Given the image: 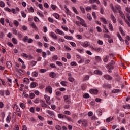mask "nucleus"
Instances as JSON below:
<instances>
[{
  "label": "nucleus",
  "instance_id": "bb28decb",
  "mask_svg": "<svg viewBox=\"0 0 130 130\" xmlns=\"http://www.w3.org/2000/svg\"><path fill=\"white\" fill-rule=\"evenodd\" d=\"M11 116L10 115L7 116V118H6V121L7 122H11Z\"/></svg>",
  "mask_w": 130,
  "mask_h": 130
},
{
  "label": "nucleus",
  "instance_id": "9d476101",
  "mask_svg": "<svg viewBox=\"0 0 130 130\" xmlns=\"http://www.w3.org/2000/svg\"><path fill=\"white\" fill-rule=\"evenodd\" d=\"M104 78L106 79V80H108V81H111L112 80V77L109 75H104Z\"/></svg>",
  "mask_w": 130,
  "mask_h": 130
},
{
  "label": "nucleus",
  "instance_id": "cd10ccee",
  "mask_svg": "<svg viewBox=\"0 0 130 130\" xmlns=\"http://www.w3.org/2000/svg\"><path fill=\"white\" fill-rule=\"evenodd\" d=\"M80 11H81V12L82 13V14L85 13V8H84V7H83V6H80Z\"/></svg>",
  "mask_w": 130,
  "mask_h": 130
},
{
  "label": "nucleus",
  "instance_id": "423d86ee",
  "mask_svg": "<svg viewBox=\"0 0 130 130\" xmlns=\"http://www.w3.org/2000/svg\"><path fill=\"white\" fill-rule=\"evenodd\" d=\"M46 91L48 92L50 94H52V87L51 86H48L46 88Z\"/></svg>",
  "mask_w": 130,
  "mask_h": 130
},
{
  "label": "nucleus",
  "instance_id": "f704fd0d",
  "mask_svg": "<svg viewBox=\"0 0 130 130\" xmlns=\"http://www.w3.org/2000/svg\"><path fill=\"white\" fill-rule=\"evenodd\" d=\"M109 29H110L111 31H113V26L111 23H109Z\"/></svg>",
  "mask_w": 130,
  "mask_h": 130
},
{
  "label": "nucleus",
  "instance_id": "13d9d810",
  "mask_svg": "<svg viewBox=\"0 0 130 130\" xmlns=\"http://www.w3.org/2000/svg\"><path fill=\"white\" fill-rule=\"evenodd\" d=\"M63 113L64 114H67V115H71V112L70 111H65Z\"/></svg>",
  "mask_w": 130,
  "mask_h": 130
},
{
  "label": "nucleus",
  "instance_id": "680f3d73",
  "mask_svg": "<svg viewBox=\"0 0 130 130\" xmlns=\"http://www.w3.org/2000/svg\"><path fill=\"white\" fill-rule=\"evenodd\" d=\"M53 59H54V60H57V59H58V57H57V55H54L53 57H52Z\"/></svg>",
  "mask_w": 130,
  "mask_h": 130
},
{
  "label": "nucleus",
  "instance_id": "39448f33",
  "mask_svg": "<svg viewBox=\"0 0 130 130\" xmlns=\"http://www.w3.org/2000/svg\"><path fill=\"white\" fill-rule=\"evenodd\" d=\"M47 113L50 115L51 118H54V117H55V116L54 115V113H53V112H52L50 110H48Z\"/></svg>",
  "mask_w": 130,
  "mask_h": 130
},
{
  "label": "nucleus",
  "instance_id": "b1692460",
  "mask_svg": "<svg viewBox=\"0 0 130 130\" xmlns=\"http://www.w3.org/2000/svg\"><path fill=\"white\" fill-rule=\"evenodd\" d=\"M12 42L14 44H18V40L15 38H12Z\"/></svg>",
  "mask_w": 130,
  "mask_h": 130
},
{
  "label": "nucleus",
  "instance_id": "f3484780",
  "mask_svg": "<svg viewBox=\"0 0 130 130\" xmlns=\"http://www.w3.org/2000/svg\"><path fill=\"white\" fill-rule=\"evenodd\" d=\"M30 25L31 26L32 28H34V29H35V30H38V28L37 27L35 23H34V22H31Z\"/></svg>",
  "mask_w": 130,
  "mask_h": 130
},
{
  "label": "nucleus",
  "instance_id": "0eeeda50",
  "mask_svg": "<svg viewBox=\"0 0 130 130\" xmlns=\"http://www.w3.org/2000/svg\"><path fill=\"white\" fill-rule=\"evenodd\" d=\"M91 94H94V95H97L98 94V89H93L90 90L89 91Z\"/></svg>",
  "mask_w": 130,
  "mask_h": 130
},
{
  "label": "nucleus",
  "instance_id": "f8f14e48",
  "mask_svg": "<svg viewBox=\"0 0 130 130\" xmlns=\"http://www.w3.org/2000/svg\"><path fill=\"white\" fill-rule=\"evenodd\" d=\"M89 4H94V3H96L98 5H100V1L99 0H89Z\"/></svg>",
  "mask_w": 130,
  "mask_h": 130
},
{
  "label": "nucleus",
  "instance_id": "69168bd1",
  "mask_svg": "<svg viewBox=\"0 0 130 130\" xmlns=\"http://www.w3.org/2000/svg\"><path fill=\"white\" fill-rule=\"evenodd\" d=\"M98 113L99 115H102V110H98Z\"/></svg>",
  "mask_w": 130,
  "mask_h": 130
},
{
  "label": "nucleus",
  "instance_id": "f03ea898",
  "mask_svg": "<svg viewBox=\"0 0 130 130\" xmlns=\"http://www.w3.org/2000/svg\"><path fill=\"white\" fill-rule=\"evenodd\" d=\"M76 18L77 20L80 21V25L81 26H83V27H87V23H86V21H85V20L83 19L82 18L80 17L79 16H76Z\"/></svg>",
  "mask_w": 130,
  "mask_h": 130
},
{
  "label": "nucleus",
  "instance_id": "052dcab7",
  "mask_svg": "<svg viewBox=\"0 0 130 130\" xmlns=\"http://www.w3.org/2000/svg\"><path fill=\"white\" fill-rule=\"evenodd\" d=\"M21 14L23 18H26L27 14H26V13H25V12L24 11L21 12Z\"/></svg>",
  "mask_w": 130,
  "mask_h": 130
},
{
  "label": "nucleus",
  "instance_id": "5701e85b",
  "mask_svg": "<svg viewBox=\"0 0 130 130\" xmlns=\"http://www.w3.org/2000/svg\"><path fill=\"white\" fill-rule=\"evenodd\" d=\"M87 18L89 21H92V16L91 14H90V13H88L87 14Z\"/></svg>",
  "mask_w": 130,
  "mask_h": 130
},
{
  "label": "nucleus",
  "instance_id": "a878e982",
  "mask_svg": "<svg viewBox=\"0 0 130 130\" xmlns=\"http://www.w3.org/2000/svg\"><path fill=\"white\" fill-rule=\"evenodd\" d=\"M72 10L74 12V13H75V14H76L77 15H79V12H78V10H77V9H76L75 7H72Z\"/></svg>",
  "mask_w": 130,
  "mask_h": 130
},
{
  "label": "nucleus",
  "instance_id": "4468645a",
  "mask_svg": "<svg viewBox=\"0 0 130 130\" xmlns=\"http://www.w3.org/2000/svg\"><path fill=\"white\" fill-rule=\"evenodd\" d=\"M92 50H95L96 52H99L101 50V48H93V46H91Z\"/></svg>",
  "mask_w": 130,
  "mask_h": 130
},
{
  "label": "nucleus",
  "instance_id": "5fc2aeb1",
  "mask_svg": "<svg viewBox=\"0 0 130 130\" xmlns=\"http://www.w3.org/2000/svg\"><path fill=\"white\" fill-rule=\"evenodd\" d=\"M50 67H51V68H52V69H55L56 68V66L54 63L50 64Z\"/></svg>",
  "mask_w": 130,
  "mask_h": 130
},
{
  "label": "nucleus",
  "instance_id": "58836bf2",
  "mask_svg": "<svg viewBox=\"0 0 130 130\" xmlns=\"http://www.w3.org/2000/svg\"><path fill=\"white\" fill-rule=\"evenodd\" d=\"M41 106H42V107H45V108H47V105H46V104H45V103H43L41 104Z\"/></svg>",
  "mask_w": 130,
  "mask_h": 130
},
{
  "label": "nucleus",
  "instance_id": "e2e57ef3",
  "mask_svg": "<svg viewBox=\"0 0 130 130\" xmlns=\"http://www.w3.org/2000/svg\"><path fill=\"white\" fill-rule=\"evenodd\" d=\"M117 36L119 40H120V41H123V39H122V37H121V36H120V34H118Z\"/></svg>",
  "mask_w": 130,
  "mask_h": 130
},
{
  "label": "nucleus",
  "instance_id": "0e129e2a",
  "mask_svg": "<svg viewBox=\"0 0 130 130\" xmlns=\"http://www.w3.org/2000/svg\"><path fill=\"white\" fill-rule=\"evenodd\" d=\"M7 44L8 46H10V47H14V45L11 42H8Z\"/></svg>",
  "mask_w": 130,
  "mask_h": 130
},
{
  "label": "nucleus",
  "instance_id": "dca6fc26",
  "mask_svg": "<svg viewBox=\"0 0 130 130\" xmlns=\"http://www.w3.org/2000/svg\"><path fill=\"white\" fill-rule=\"evenodd\" d=\"M83 47H88L89 46V43L88 41H85L81 44Z\"/></svg>",
  "mask_w": 130,
  "mask_h": 130
},
{
  "label": "nucleus",
  "instance_id": "72a5a7b5",
  "mask_svg": "<svg viewBox=\"0 0 130 130\" xmlns=\"http://www.w3.org/2000/svg\"><path fill=\"white\" fill-rule=\"evenodd\" d=\"M0 23L2 25H5V19H4V18L0 19Z\"/></svg>",
  "mask_w": 130,
  "mask_h": 130
},
{
  "label": "nucleus",
  "instance_id": "2f4dec72",
  "mask_svg": "<svg viewBox=\"0 0 130 130\" xmlns=\"http://www.w3.org/2000/svg\"><path fill=\"white\" fill-rule=\"evenodd\" d=\"M29 40V37L28 36H25L23 39V41L24 42H27L28 40Z\"/></svg>",
  "mask_w": 130,
  "mask_h": 130
},
{
  "label": "nucleus",
  "instance_id": "37998d69",
  "mask_svg": "<svg viewBox=\"0 0 130 130\" xmlns=\"http://www.w3.org/2000/svg\"><path fill=\"white\" fill-rule=\"evenodd\" d=\"M14 25L16 26V27H18L19 26V22L17 20H14L13 22Z\"/></svg>",
  "mask_w": 130,
  "mask_h": 130
},
{
  "label": "nucleus",
  "instance_id": "9b49d317",
  "mask_svg": "<svg viewBox=\"0 0 130 130\" xmlns=\"http://www.w3.org/2000/svg\"><path fill=\"white\" fill-rule=\"evenodd\" d=\"M111 20H112L113 23H114V24H116L117 21H116V18H115V17L114 16V15L113 14H111Z\"/></svg>",
  "mask_w": 130,
  "mask_h": 130
},
{
  "label": "nucleus",
  "instance_id": "4d7b16f0",
  "mask_svg": "<svg viewBox=\"0 0 130 130\" xmlns=\"http://www.w3.org/2000/svg\"><path fill=\"white\" fill-rule=\"evenodd\" d=\"M13 33L14 35H18V31H17V29H16L13 30Z\"/></svg>",
  "mask_w": 130,
  "mask_h": 130
},
{
  "label": "nucleus",
  "instance_id": "4be33fe9",
  "mask_svg": "<svg viewBox=\"0 0 130 130\" xmlns=\"http://www.w3.org/2000/svg\"><path fill=\"white\" fill-rule=\"evenodd\" d=\"M94 73L96 75H102V72L100 71V70H95Z\"/></svg>",
  "mask_w": 130,
  "mask_h": 130
},
{
  "label": "nucleus",
  "instance_id": "473e14b6",
  "mask_svg": "<svg viewBox=\"0 0 130 130\" xmlns=\"http://www.w3.org/2000/svg\"><path fill=\"white\" fill-rule=\"evenodd\" d=\"M58 117L59 118H64V117H66V115H63L61 114H58Z\"/></svg>",
  "mask_w": 130,
  "mask_h": 130
},
{
  "label": "nucleus",
  "instance_id": "c03bdc74",
  "mask_svg": "<svg viewBox=\"0 0 130 130\" xmlns=\"http://www.w3.org/2000/svg\"><path fill=\"white\" fill-rule=\"evenodd\" d=\"M92 7L93 10H98V6H97V5H96L93 4L92 5Z\"/></svg>",
  "mask_w": 130,
  "mask_h": 130
},
{
  "label": "nucleus",
  "instance_id": "aec40b11",
  "mask_svg": "<svg viewBox=\"0 0 130 130\" xmlns=\"http://www.w3.org/2000/svg\"><path fill=\"white\" fill-rule=\"evenodd\" d=\"M6 64L8 68H12V62H11V61H8L6 63Z\"/></svg>",
  "mask_w": 130,
  "mask_h": 130
},
{
  "label": "nucleus",
  "instance_id": "1a4fd4ad",
  "mask_svg": "<svg viewBox=\"0 0 130 130\" xmlns=\"http://www.w3.org/2000/svg\"><path fill=\"white\" fill-rule=\"evenodd\" d=\"M50 36L52 37V38H53V39H57V36H56V34L53 32H50Z\"/></svg>",
  "mask_w": 130,
  "mask_h": 130
},
{
  "label": "nucleus",
  "instance_id": "412c9836",
  "mask_svg": "<svg viewBox=\"0 0 130 130\" xmlns=\"http://www.w3.org/2000/svg\"><path fill=\"white\" fill-rule=\"evenodd\" d=\"M32 76L36 78L38 76V72L34 71L32 73Z\"/></svg>",
  "mask_w": 130,
  "mask_h": 130
},
{
  "label": "nucleus",
  "instance_id": "7ed1b4c3",
  "mask_svg": "<svg viewBox=\"0 0 130 130\" xmlns=\"http://www.w3.org/2000/svg\"><path fill=\"white\" fill-rule=\"evenodd\" d=\"M78 123H79V124H81L82 123L83 126H88V122L85 119L80 120L78 121Z\"/></svg>",
  "mask_w": 130,
  "mask_h": 130
},
{
  "label": "nucleus",
  "instance_id": "774afa93",
  "mask_svg": "<svg viewBox=\"0 0 130 130\" xmlns=\"http://www.w3.org/2000/svg\"><path fill=\"white\" fill-rule=\"evenodd\" d=\"M76 37H77V39H82V35H77L76 36Z\"/></svg>",
  "mask_w": 130,
  "mask_h": 130
},
{
  "label": "nucleus",
  "instance_id": "e433bc0d",
  "mask_svg": "<svg viewBox=\"0 0 130 130\" xmlns=\"http://www.w3.org/2000/svg\"><path fill=\"white\" fill-rule=\"evenodd\" d=\"M55 128L57 130H61L62 129L61 126H60V125H56Z\"/></svg>",
  "mask_w": 130,
  "mask_h": 130
},
{
  "label": "nucleus",
  "instance_id": "603ef678",
  "mask_svg": "<svg viewBox=\"0 0 130 130\" xmlns=\"http://www.w3.org/2000/svg\"><path fill=\"white\" fill-rule=\"evenodd\" d=\"M20 106L22 108V109H25V105L23 103H20Z\"/></svg>",
  "mask_w": 130,
  "mask_h": 130
},
{
  "label": "nucleus",
  "instance_id": "c756f323",
  "mask_svg": "<svg viewBox=\"0 0 130 130\" xmlns=\"http://www.w3.org/2000/svg\"><path fill=\"white\" fill-rule=\"evenodd\" d=\"M111 10L114 12V14H116L117 13V11H116V9H114V7H113V5H112L111 6Z\"/></svg>",
  "mask_w": 130,
  "mask_h": 130
},
{
  "label": "nucleus",
  "instance_id": "a19ab883",
  "mask_svg": "<svg viewBox=\"0 0 130 130\" xmlns=\"http://www.w3.org/2000/svg\"><path fill=\"white\" fill-rule=\"evenodd\" d=\"M119 92H120V90H119V89H114L112 91V93H119Z\"/></svg>",
  "mask_w": 130,
  "mask_h": 130
},
{
  "label": "nucleus",
  "instance_id": "de8ad7c7",
  "mask_svg": "<svg viewBox=\"0 0 130 130\" xmlns=\"http://www.w3.org/2000/svg\"><path fill=\"white\" fill-rule=\"evenodd\" d=\"M56 64H57L58 66H59L60 67H62V66H63L62 63H61V62L59 61H57L56 62Z\"/></svg>",
  "mask_w": 130,
  "mask_h": 130
},
{
  "label": "nucleus",
  "instance_id": "09e8293b",
  "mask_svg": "<svg viewBox=\"0 0 130 130\" xmlns=\"http://www.w3.org/2000/svg\"><path fill=\"white\" fill-rule=\"evenodd\" d=\"M0 7H1V8H4V7H5V3L4 2H0Z\"/></svg>",
  "mask_w": 130,
  "mask_h": 130
},
{
  "label": "nucleus",
  "instance_id": "393cba45",
  "mask_svg": "<svg viewBox=\"0 0 130 130\" xmlns=\"http://www.w3.org/2000/svg\"><path fill=\"white\" fill-rule=\"evenodd\" d=\"M22 97L23 98L25 97L26 98L29 97V95L26 94V90L23 91V93L22 94Z\"/></svg>",
  "mask_w": 130,
  "mask_h": 130
},
{
  "label": "nucleus",
  "instance_id": "c85d7f7f",
  "mask_svg": "<svg viewBox=\"0 0 130 130\" xmlns=\"http://www.w3.org/2000/svg\"><path fill=\"white\" fill-rule=\"evenodd\" d=\"M61 85H62V86H64V87H67V84H68V82H67V81H62L60 82Z\"/></svg>",
  "mask_w": 130,
  "mask_h": 130
},
{
  "label": "nucleus",
  "instance_id": "6ab92c4d",
  "mask_svg": "<svg viewBox=\"0 0 130 130\" xmlns=\"http://www.w3.org/2000/svg\"><path fill=\"white\" fill-rule=\"evenodd\" d=\"M115 8L117 10H118V13H119V12H121V7H120V6L118 5H115Z\"/></svg>",
  "mask_w": 130,
  "mask_h": 130
},
{
  "label": "nucleus",
  "instance_id": "49530a36",
  "mask_svg": "<svg viewBox=\"0 0 130 130\" xmlns=\"http://www.w3.org/2000/svg\"><path fill=\"white\" fill-rule=\"evenodd\" d=\"M29 97L30 99H34V97H35V94L34 93H31L29 95Z\"/></svg>",
  "mask_w": 130,
  "mask_h": 130
},
{
  "label": "nucleus",
  "instance_id": "4c0bfd02",
  "mask_svg": "<svg viewBox=\"0 0 130 130\" xmlns=\"http://www.w3.org/2000/svg\"><path fill=\"white\" fill-rule=\"evenodd\" d=\"M54 17L56 18V19H59V15L57 13H54L53 14Z\"/></svg>",
  "mask_w": 130,
  "mask_h": 130
},
{
  "label": "nucleus",
  "instance_id": "a18cd8bd",
  "mask_svg": "<svg viewBox=\"0 0 130 130\" xmlns=\"http://www.w3.org/2000/svg\"><path fill=\"white\" fill-rule=\"evenodd\" d=\"M36 84H37L36 82H32L30 85L31 88H35L36 87Z\"/></svg>",
  "mask_w": 130,
  "mask_h": 130
},
{
  "label": "nucleus",
  "instance_id": "338daca9",
  "mask_svg": "<svg viewBox=\"0 0 130 130\" xmlns=\"http://www.w3.org/2000/svg\"><path fill=\"white\" fill-rule=\"evenodd\" d=\"M89 97H90V95L88 93H86L83 95V98H89Z\"/></svg>",
  "mask_w": 130,
  "mask_h": 130
},
{
  "label": "nucleus",
  "instance_id": "3c124183",
  "mask_svg": "<svg viewBox=\"0 0 130 130\" xmlns=\"http://www.w3.org/2000/svg\"><path fill=\"white\" fill-rule=\"evenodd\" d=\"M50 51H55L56 49H55V48L54 47L51 46L50 47Z\"/></svg>",
  "mask_w": 130,
  "mask_h": 130
},
{
  "label": "nucleus",
  "instance_id": "ea45409f",
  "mask_svg": "<svg viewBox=\"0 0 130 130\" xmlns=\"http://www.w3.org/2000/svg\"><path fill=\"white\" fill-rule=\"evenodd\" d=\"M29 110L32 113H35V108L34 107H31Z\"/></svg>",
  "mask_w": 130,
  "mask_h": 130
},
{
  "label": "nucleus",
  "instance_id": "6e6552de",
  "mask_svg": "<svg viewBox=\"0 0 130 130\" xmlns=\"http://www.w3.org/2000/svg\"><path fill=\"white\" fill-rule=\"evenodd\" d=\"M45 99L47 104H48L49 105H50L51 104V103H50V102L49 101V100H50V97L47 95H45Z\"/></svg>",
  "mask_w": 130,
  "mask_h": 130
},
{
  "label": "nucleus",
  "instance_id": "c9c22d12",
  "mask_svg": "<svg viewBox=\"0 0 130 130\" xmlns=\"http://www.w3.org/2000/svg\"><path fill=\"white\" fill-rule=\"evenodd\" d=\"M68 80H69V82H71V83H73V82H74V81H75V79H74V78H73L72 77H70L69 78H68Z\"/></svg>",
  "mask_w": 130,
  "mask_h": 130
},
{
  "label": "nucleus",
  "instance_id": "864d4df0",
  "mask_svg": "<svg viewBox=\"0 0 130 130\" xmlns=\"http://www.w3.org/2000/svg\"><path fill=\"white\" fill-rule=\"evenodd\" d=\"M76 50L78 51V52H80V53H82V52H84V49H77Z\"/></svg>",
  "mask_w": 130,
  "mask_h": 130
},
{
  "label": "nucleus",
  "instance_id": "2eb2a0df",
  "mask_svg": "<svg viewBox=\"0 0 130 130\" xmlns=\"http://www.w3.org/2000/svg\"><path fill=\"white\" fill-rule=\"evenodd\" d=\"M49 76L51 78H55V77H56V73H55V72H51L49 74Z\"/></svg>",
  "mask_w": 130,
  "mask_h": 130
},
{
  "label": "nucleus",
  "instance_id": "7c9ffc66",
  "mask_svg": "<svg viewBox=\"0 0 130 130\" xmlns=\"http://www.w3.org/2000/svg\"><path fill=\"white\" fill-rule=\"evenodd\" d=\"M24 83H26V84H28V83H30V81L29 80V78H25L24 79Z\"/></svg>",
  "mask_w": 130,
  "mask_h": 130
},
{
  "label": "nucleus",
  "instance_id": "79ce46f5",
  "mask_svg": "<svg viewBox=\"0 0 130 130\" xmlns=\"http://www.w3.org/2000/svg\"><path fill=\"white\" fill-rule=\"evenodd\" d=\"M65 118H66V119H67V120H68V121H70V122L73 121V120L70 117H68V116H66Z\"/></svg>",
  "mask_w": 130,
  "mask_h": 130
},
{
  "label": "nucleus",
  "instance_id": "6e6d98bb",
  "mask_svg": "<svg viewBox=\"0 0 130 130\" xmlns=\"http://www.w3.org/2000/svg\"><path fill=\"white\" fill-rule=\"evenodd\" d=\"M100 13L102 15H104V9H103V7L101 8Z\"/></svg>",
  "mask_w": 130,
  "mask_h": 130
},
{
  "label": "nucleus",
  "instance_id": "bf43d9fd",
  "mask_svg": "<svg viewBox=\"0 0 130 130\" xmlns=\"http://www.w3.org/2000/svg\"><path fill=\"white\" fill-rule=\"evenodd\" d=\"M48 21L50 23H53L54 22V20H53V19L51 18V17L48 18Z\"/></svg>",
  "mask_w": 130,
  "mask_h": 130
},
{
  "label": "nucleus",
  "instance_id": "a211bd4d",
  "mask_svg": "<svg viewBox=\"0 0 130 130\" xmlns=\"http://www.w3.org/2000/svg\"><path fill=\"white\" fill-rule=\"evenodd\" d=\"M65 39H68L69 40H73L74 38L71 36H64Z\"/></svg>",
  "mask_w": 130,
  "mask_h": 130
},
{
  "label": "nucleus",
  "instance_id": "ddd939ff",
  "mask_svg": "<svg viewBox=\"0 0 130 130\" xmlns=\"http://www.w3.org/2000/svg\"><path fill=\"white\" fill-rule=\"evenodd\" d=\"M103 88H104L105 89H106V88H107L108 89H111V85L109 84H104V85H103Z\"/></svg>",
  "mask_w": 130,
  "mask_h": 130
},
{
  "label": "nucleus",
  "instance_id": "f257e3e1",
  "mask_svg": "<svg viewBox=\"0 0 130 130\" xmlns=\"http://www.w3.org/2000/svg\"><path fill=\"white\" fill-rule=\"evenodd\" d=\"M119 13L120 14V17L122 18V19H124L125 22L126 24H127L128 27H130V16L129 14L127 13L126 15V17L127 18L126 19H125V16H124V14H123V12L121 11L119 12Z\"/></svg>",
  "mask_w": 130,
  "mask_h": 130
},
{
  "label": "nucleus",
  "instance_id": "8fccbe9b",
  "mask_svg": "<svg viewBox=\"0 0 130 130\" xmlns=\"http://www.w3.org/2000/svg\"><path fill=\"white\" fill-rule=\"evenodd\" d=\"M109 57V56H108V55H107L106 56V58H105L104 59V62H107V61H108V58Z\"/></svg>",
  "mask_w": 130,
  "mask_h": 130
},
{
  "label": "nucleus",
  "instance_id": "20e7f679",
  "mask_svg": "<svg viewBox=\"0 0 130 130\" xmlns=\"http://www.w3.org/2000/svg\"><path fill=\"white\" fill-rule=\"evenodd\" d=\"M55 32L56 33V34H59V35H62L63 36H64V32L58 28L56 29L55 30Z\"/></svg>",
  "mask_w": 130,
  "mask_h": 130
}]
</instances>
